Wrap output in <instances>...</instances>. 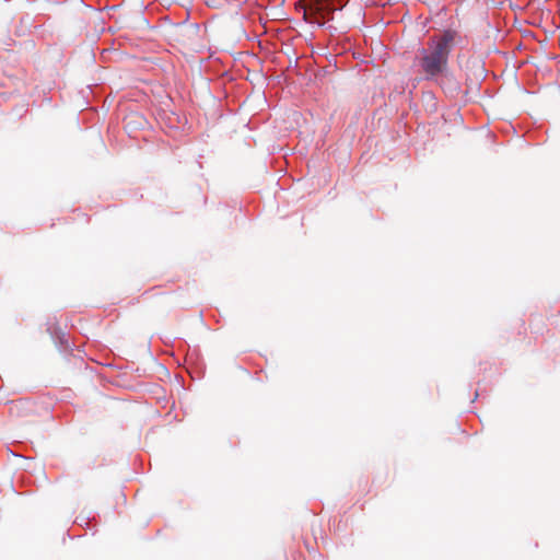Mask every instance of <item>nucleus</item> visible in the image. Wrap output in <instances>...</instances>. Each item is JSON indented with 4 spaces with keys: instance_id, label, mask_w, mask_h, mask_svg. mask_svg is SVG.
<instances>
[{
    "instance_id": "f257e3e1",
    "label": "nucleus",
    "mask_w": 560,
    "mask_h": 560,
    "mask_svg": "<svg viewBox=\"0 0 560 560\" xmlns=\"http://www.w3.org/2000/svg\"><path fill=\"white\" fill-rule=\"evenodd\" d=\"M458 38L456 31L446 30L441 36L431 37L427 47L418 50L415 65L427 80H436L446 72L450 54Z\"/></svg>"
},
{
    "instance_id": "f03ea898",
    "label": "nucleus",
    "mask_w": 560,
    "mask_h": 560,
    "mask_svg": "<svg viewBox=\"0 0 560 560\" xmlns=\"http://www.w3.org/2000/svg\"><path fill=\"white\" fill-rule=\"evenodd\" d=\"M335 10L334 0H305L303 16L308 23L323 25L331 19Z\"/></svg>"
}]
</instances>
